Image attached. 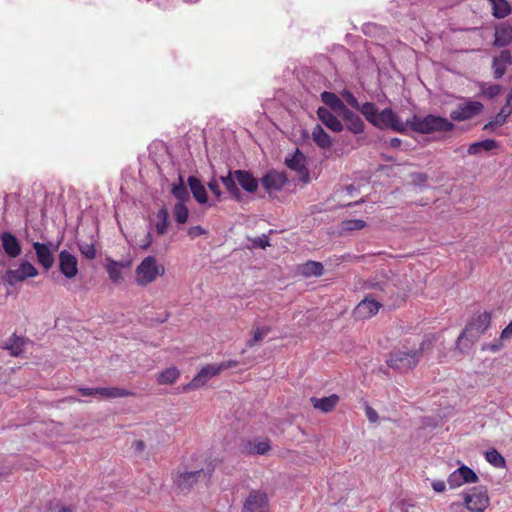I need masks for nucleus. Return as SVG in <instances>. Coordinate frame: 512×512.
<instances>
[{
  "label": "nucleus",
  "mask_w": 512,
  "mask_h": 512,
  "mask_svg": "<svg viewBox=\"0 0 512 512\" xmlns=\"http://www.w3.org/2000/svg\"><path fill=\"white\" fill-rule=\"evenodd\" d=\"M362 108L364 118L374 127L382 130L389 128L401 134L407 133V123L403 122L391 108L379 111L372 102H365Z\"/></svg>",
  "instance_id": "f257e3e1"
},
{
  "label": "nucleus",
  "mask_w": 512,
  "mask_h": 512,
  "mask_svg": "<svg viewBox=\"0 0 512 512\" xmlns=\"http://www.w3.org/2000/svg\"><path fill=\"white\" fill-rule=\"evenodd\" d=\"M407 129L420 134H431L433 132H449L454 129V124L448 119L433 114L424 117L413 115L406 120Z\"/></svg>",
  "instance_id": "f03ea898"
},
{
  "label": "nucleus",
  "mask_w": 512,
  "mask_h": 512,
  "mask_svg": "<svg viewBox=\"0 0 512 512\" xmlns=\"http://www.w3.org/2000/svg\"><path fill=\"white\" fill-rule=\"evenodd\" d=\"M363 287L371 290L373 297L385 301L396 294V285L394 280L387 273H377L364 282Z\"/></svg>",
  "instance_id": "7ed1b4c3"
},
{
  "label": "nucleus",
  "mask_w": 512,
  "mask_h": 512,
  "mask_svg": "<svg viewBox=\"0 0 512 512\" xmlns=\"http://www.w3.org/2000/svg\"><path fill=\"white\" fill-rule=\"evenodd\" d=\"M422 354V348L413 351L396 350L390 353L387 365L399 372H407L417 366Z\"/></svg>",
  "instance_id": "20e7f679"
},
{
  "label": "nucleus",
  "mask_w": 512,
  "mask_h": 512,
  "mask_svg": "<svg viewBox=\"0 0 512 512\" xmlns=\"http://www.w3.org/2000/svg\"><path fill=\"white\" fill-rule=\"evenodd\" d=\"M165 268L157 264L154 256L145 257L136 268V282L145 286L156 280L158 276L163 275Z\"/></svg>",
  "instance_id": "39448f33"
},
{
  "label": "nucleus",
  "mask_w": 512,
  "mask_h": 512,
  "mask_svg": "<svg viewBox=\"0 0 512 512\" xmlns=\"http://www.w3.org/2000/svg\"><path fill=\"white\" fill-rule=\"evenodd\" d=\"M491 317L488 312H483L474 318L458 337V343L463 340L476 341L489 327Z\"/></svg>",
  "instance_id": "423d86ee"
},
{
  "label": "nucleus",
  "mask_w": 512,
  "mask_h": 512,
  "mask_svg": "<svg viewBox=\"0 0 512 512\" xmlns=\"http://www.w3.org/2000/svg\"><path fill=\"white\" fill-rule=\"evenodd\" d=\"M236 361L221 362L219 364H210L203 367L190 383L185 386V390L196 389L203 386L210 378L218 375L225 369L235 367Z\"/></svg>",
  "instance_id": "0eeeda50"
},
{
  "label": "nucleus",
  "mask_w": 512,
  "mask_h": 512,
  "mask_svg": "<svg viewBox=\"0 0 512 512\" xmlns=\"http://www.w3.org/2000/svg\"><path fill=\"white\" fill-rule=\"evenodd\" d=\"M213 469L179 472L174 478V484L181 491H189L199 481L208 482Z\"/></svg>",
  "instance_id": "6e6552de"
},
{
  "label": "nucleus",
  "mask_w": 512,
  "mask_h": 512,
  "mask_svg": "<svg viewBox=\"0 0 512 512\" xmlns=\"http://www.w3.org/2000/svg\"><path fill=\"white\" fill-rule=\"evenodd\" d=\"M38 275V270L29 261H23L19 264L17 269H9L3 276V281L10 286L16 285L18 282H23L28 278H33Z\"/></svg>",
  "instance_id": "1a4fd4ad"
},
{
  "label": "nucleus",
  "mask_w": 512,
  "mask_h": 512,
  "mask_svg": "<svg viewBox=\"0 0 512 512\" xmlns=\"http://www.w3.org/2000/svg\"><path fill=\"white\" fill-rule=\"evenodd\" d=\"M464 505L471 512H484L489 505L487 490L482 486L470 489L464 495Z\"/></svg>",
  "instance_id": "9d476101"
},
{
  "label": "nucleus",
  "mask_w": 512,
  "mask_h": 512,
  "mask_svg": "<svg viewBox=\"0 0 512 512\" xmlns=\"http://www.w3.org/2000/svg\"><path fill=\"white\" fill-rule=\"evenodd\" d=\"M484 106L479 101L465 100L450 112L452 121H466L481 113Z\"/></svg>",
  "instance_id": "9b49d317"
},
{
  "label": "nucleus",
  "mask_w": 512,
  "mask_h": 512,
  "mask_svg": "<svg viewBox=\"0 0 512 512\" xmlns=\"http://www.w3.org/2000/svg\"><path fill=\"white\" fill-rule=\"evenodd\" d=\"M382 302L383 301L373 297L372 295H366L354 309L355 318L367 319L374 316L382 306Z\"/></svg>",
  "instance_id": "f8f14e48"
},
{
  "label": "nucleus",
  "mask_w": 512,
  "mask_h": 512,
  "mask_svg": "<svg viewBox=\"0 0 512 512\" xmlns=\"http://www.w3.org/2000/svg\"><path fill=\"white\" fill-rule=\"evenodd\" d=\"M286 166L296 171L304 183L310 180L309 172L306 168V156L297 148L293 154L285 158Z\"/></svg>",
  "instance_id": "ddd939ff"
},
{
  "label": "nucleus",
  "mask_w": 512,
  "mask_h": 512,
  "mask_svg": "<svg viewBox=\"0 0 512 512\" xmlns=\"http://www.w3.org/2000/svg\"><path fill=\"white\" fill-rule=\"evenodd\" d=\"M33 249L36 254L38 263L48 271L54 265V245L52 243L34 242Z\"/></svg>",
  "instance_id": "4468645a"
},
{
  "label": "nucleus",
  "mask_w": 512,
  "mask_h": 512,
  "mask_svg": "<svg viewBox=\"0 0 512 512\" xmlns=\"http://www.w3.org/2000/svg\"><path fill=\"white\" fill-rule=\"evenodd\" d=\"M268 498L264 492L252 491L243 504V512H267Z\"/></svg>",
  "instance_id": "2eb2a0df"
},
{
  "label": "nucleus",
  "mask_w": 512,
  "mask_h": 512,
  "mask_svg": "<svg viewBox=\"0 0 512 512\" xmlns=\"http://www.w3.org/2000/svg\"><path fill=\"white\" fill-rule=\"evenodd\" d=\"M60 272L68 279L74 278L78 274V260L67 250L59 253Z\"/></svg>",
  "instance_id": "dca6fc26"
},
{
  "label": "nucleus",
  "mask_w": 512,
  "mask_h": 512,
  "mask_svg": "<svg viewBox=\"0 0 512 512\" xmlns=\"http://www.w3.org/2000/svg\"><path fill=\"white\" fill-rule=\"evenodd\" d=\"M287 182L284 172L271 170L267 172L261 179V184L268 193L281 190Z\"/></svg>",
  "instance_id": "f3484780"
},
{
  "label": "nucleus",
  "mask_w": 512,
  "mask_h": 512,
  "mask_svg": "<svg viewBox=\"0 0 512 512\" xmlns=\"http://www.w3.org/2000/svg\"><path fill=\"white\" fill-rule=\"evenodd\" d=\"M271 445L268 439H250L241 444V452L245 455H265L270 451Z\"/></svg>",
  "instance_id": "a211bd4d"
},
{
  "label": "nucleus",
  "mask_w": 512,
  "mask_h": 512,
  "mask_svg": "<svg viewBox=\"0 0 512 512\" xmlns=\"http://www.w3.org/2000/svg\"><path fill=\"white\" fill-rule=\"evenodd\" d=\"M318 119L329 130L335 133H340L344 130L345 126L341 120L335 116L328 108L319 107L316 111Z\"/></svg>",
  "instance_id": "6ab92c4d"
},
{
  "label": "nucleus",
  "mask_w": 512,
  "mask_h": 512,
  "mask_svg": "<svg viewBox=\"0 0 512 512\" xmlns=\"http://www.w3.org/2000/svg\"><path fill=\"white\" fill-rule=\"evenodd\" d=\"M0 240L2 248L7 256L16 258L21 254L20 242L11 232H2L0 234Z\"/></svg>",
  "instance_id": "aec40b11"
},
{
  "label": "nucleus",
  "mask_w": 512,
  "mask_h": 512,
  "mask_svg": "<svg viewBox=\"0 0 512 512\" xmlns=\"http://www.w3.org/2000/svg\"><path fill=\"white\" fill-rule=\"evenodd\" d=\"M346 128L353 134H361L364 132L365 124L361 117L348 109L347 107L340 113Z\"/></svg>",
  "instance_id": "412c9836"
},
{
  "label": "nucleus",
  "mask_w": 512,
  "mask_h": 512,
  "mask_svg": "<svg viewBox=\"0 0 512 512\" xmlns=\"http://www.w3.org/2000/svg\"><path fill=\"white\" fill-rule=\"evenodd\" d=\"M512 63V56L510 51L502 50L497 57H494L492 68L494 71V78L500 79L506 72L507 67Z\"/></svg>",
  "instance_id": "4be33fe9"
},
{
  "label": "nucleus",
  "mask_w": 512,
  "mask_h": 512,
  "mask_svg": "<svg viewBox=\"0 0 512 512\" xmlns=\"http://www.w3.org/2000/svg\"><path fill=\"white\" fill-rule=\"evenodd\" d=\"M310 402L314 409L323 413H328L332 411L338 404L339 396L337 394H331L330 396L322 398L311 397Z\"/></svg>",
  "instance_id": "5701e85b"
},
{
  "label": "nucleus",
  "mask_w": 512,
  "mask_h": 512,
  "mask_svg": "<svg viewBox=\"0 0 512 512\" xmlns=\"http://www.w3.org/2000/svg\"><path fill=\"white\" fill-rule=\"evenodd\" d=\"M237 184L240 185L248 193H254L258 188L257 179L246 170H235Z\"/></svg>",
  "instance_id": "b1692460"
},
{
  "label": "nucleus",
  "mask_w": 512,
  "mask_h": 512,
  "mask_svg": "<svg viewBox=\"0 0 512 512\" xmlns=\"http://www.w3.org/2000/svg\"><path fill=\"white\" fill-rule=\"evenodd\" d=\"M187 182L194 199L200 204H206L208 202L207 192L201 181L195 176H189Z\"/></svg>",
  "instance_id": "393cba45"
},
{
  "label": "nucleus",
  "mask_w": 512,
  "mask_h": 512,
  "mask_svg": "<svg viewBox=\"0 0 512 512\" xmlns=\"http://www.w3.org/2000/svg\"><path fill=\"white\" fill-rule=\"evenodd\" d=\"M220 180L233 199L237 201H240L242 199V193L237 185L235 171H229V173L226 176H221Z\"/></svg>",
  "instance_id": "a878e982"
},
{
  "label": "nucleus",
  "mask_w": 512,
  "mask_h": 512,
  "mask_svg": "<svg viewBox=\"0 0 512 512\" xmlns=\"http://www.w3.org/2000/svg\"><path fill=\"white\" fill-rule=\"evenodd\" d=\"M320 97L322 102L334 112L340 114L346 108L344 102L333 92L324 91Z\"/></svg>",
  "instance_id": "bb28decb"
},
{
  "label": "nucleus",
  "mask_w": 512,
  "mask_h": 512,
  "mask_svg": "<svg viewBox=\"0 0 512 512\" xmlns=\"http://www.w3.org/2000/svg\"><path fill=\"white\" fill-rule=\"evenodd\" d=\"M512 43V27L510 25H500L495 31L494 44L498 47H505Z\"/></svg>",
  "instance_id": "cd10ccee"
},
{
  "label": "nucleus",
  "mask_w": 512,
  "mask_h": 512,
  "mask_svg": "<svg viewBox=\"0 0 512 512\" xmlns=\"http://www.w3.org/2000/svg\"><path fill=\"white\" fill-rule=\"evenodd\" d=\"M153 225L157 234L163 235L167 232L169 227V212L165 207H162L154 216Z\"/></svg>",
  "instance_id": "c85d7f7f"
},
{
  "label": "nucleus",
  "mask_w": 512,
  "mask_h": 512,
  "mask_svg": "<svg viewBox=\"0 0 512 512\" xmlns=\"http://www.w3.org/2000/svg\"><path fill=\"white\" fill-rule=\"evenodd\" d=\"M312 139L315 144L321 149H329L332 146V139L322 128L321 125H316L312 130Z\"/></svg>",
  "instance_id": "c756f323"
},
{
  "label": "nucleus",
  "mask_w": 512,
  "mask_h": 512,
  "mask_svg": "<svg viewBox=\"0 0 512 512\" xmlns=\"http://www.w3.org/2000/svg\"><path fill=\"white\" fill-rule=\"evenodd\" d=\"M492 14L498 19L505 18L511 13V6L507 0H491Z\"/></svg>",
  "instance_id": "7c9ffc66"
},
{
  "label": "nucleus",
  "mask_w": 512,
  "mask_h": 512,
  "mask_svg": "<svg viewBox=\"0 0 512 512\" xmlns=\"http://www.w3.org/2000/svg\"><path fill=\"white\" fill-rule=\"evenodd\" d=\"M324 267L322 263L316 261H307L300 267V272L306 277H318L323 274Z\"/></svg>",
  "instance_id": "2f4dec72"
},
{
  "label": "nucleus",
  "mask_w": 512,
  "mask_h": 512,
  "mask_svg": "<svg viewBox=\"0 0 512 512\" xmlns=\"http://www.w3.org/2000/svg\"><path fill=\"white\" fill-rule=\"evenodd\" d=\"M25 343L24 338L13 335L5 342L4 348L9 350L11 355L19 356L24 350Z\"/></svg>",
  "instance_id": "473e14b6"
},
{
  "label": "nucleus",
  "mask_w": 512,
  "mask_h": 512,
  "mask_svg": "<svg viewBox=\"0 0 512 512\" xmlns=\"http://www.w3.org/2000/svg\"><path fill=\"white\" fill-rule=\"evenodd\" d=\"M496 147H497V142L495 140H493V139H485V140H482V141H479V142L472 143L468 147V153L470 155H477L482 150L490 151V150L495 149Z\"/></svg>",
  "instance_id": "72a5a7b5"
},
{
  "label": "nucleus",
  "mask_w": 512,
  "mask_h": 512,
  "mask_svg": "<svg viewBox=\"0 0 512 512\" xmlns=\"http://www.w3.org/2000/svg\"><path fill=\"white\" fill-rule=\"evenodd\" d=\"M173 216L178 224H184L189 217V210L183 202H177L173 208Z\"/></svg>",
  "instance_id": "f704fd0d"
},
{
  "label": "nucleus",
  "mask_w": 512,
  "mask_h": 512,
  "mask_svg": "<svg viewBox=\"0 0 512 512\" xmlns=\"http://www.w3.org/2000/svg\"><path fill=\"white\" fill-rule=\"evenodd\" d=\"M179 377V371L175 367L167 368L158 375V382L160 384H172Z\"/></svg>",
  "instance_id": "c9c22d12"
},
{
  "label": "nucleus",
  "mask_w": 512,
  "mask_h": 512,
  "mask_svg": "<svg viewBox=\"0 0 512 512\" xmlns=\"http://www.w3.org/2000/svg\"><path fill=\"white\" fill-rule=\"evenodd\" d=\"M485 459L496 468H503L506 464L505 458L496 449L488 450L485 453Z\"/></svg>",
  "instance_id": "e433bc0d"
},
{
  "label": "nucleus",
  "mask_w": 512,
  "mask_h": 512,
  "mask_svg": "<svg viewBox=\"0 0 512 512\" xmlns=\"http://www.w3.org/2000/svg\"><path fill=\"white\" fill-rule=\"evenodd\" d=\"M172 194L176 199L179 200V202H183L189 197L187 188L184 185V181L181 175H179V183H174L172 186Z\"/></svg>",
  "instance_id": "4c0bfd02"
},
{
  "label": "nucleus",
  "mask_w": 512,
  "mask_h": 512,
  "mask_svg": "<svg viewBox=\"0 0 512 512\" xmlns=\"http://www.w3.org/2000/svg\"><path fill=\"white\" fill-rule=\"evenodd\" d=\"M270 331L271 328L269 326L256 327L252 338L247 341V346L253 347L256 343L262 341Z\"/></svg>",
  "instance_id": "58836bf2"
},
{
  "label": "nucleus",
  "mask_w": 512,
  "mask_h": 512,
  "mask_svg": "<svg viewBox=\"0 0 512 512\" xmlns=\"http://www.w3.org/2000/svg\"><path fill=\"white\" fill-rule=\"evenodd\" d=\"M464 483H475L478 481L477 474L468 466L462 465L456 469Z\"/></svg>",
  "instance_id": "ea45409f"
},
{
  "label": "nucleus",
  "mask_w": 512,
  "mask_h": 512,
  "mask_svg": "<svg viewBox=\"0 0 512 512\" xmlns=\"http://www.w3.org/2000/svg\"><path fill=\"white\" fill-rule=\"evenodd\" d=\"M129 395L125 389L118 387H101V397L120 398Z\"/></svg>",
  "instance_id": "a19ab883"
},
{
  "label": "nucleus",
  "mask_w": 512,
  "mask_h": 512,
  "mask_svg": "<svg viewBox=\"0 0 512 512\" xmlns=\"http://www.w3.org/2000/svg\"><path fill=\"white\" fill-rule=\"evenodd\" d=\"M341 95L348 105L358 110L363 115L362 107H364V103L360 104L352 92H350L349 90H343Z\"/></svg>",
  "instance_id": "79ce46f5"
},
{
  "label": "nucleus",
  "mask_w": 512,
  "mask_h": 512,
  "mask_svg": "<svg viewBox=\"0 0 512 512\" xmlns=\"http://www.w3.org/2000/svg\"><path fill=\"white\" fill-rule=\"evenodd\" d=\"M480 90H481V93L485 97H487L489 99H493L500 94L502 87L498 84H490V85L482 84L480 86Z\"/></svg>",
  "instance_id": "37998d69"
},
{
  "label": "nucleus",
  "mask_w": 512,
  "mask_h": 512,
  "mask_svg": "<svg viewBox=\"0 0 512 512\" xmlns=\"http://www.w3.org/2000/svg\"><path fill=\"white\" fill-rule=\"evenodd\" d=\"M507 119H508L507 117H505L503 114H501L499 112L491 121L487 122L483 126V130L493 131L495 128L504 125L506 123Z\"/></svg>",
  "instance_id": "c03bdc74"
},
{
  "label": "nucleus",
  "mask_w": 512,
  "mask_h": 512,
  "mask_svg": "<svg viewBox=\"0 0 512 512\" xmlns=\"http://www.w3.org/2000/svg\"><path fill=\"white\" fill-rule=\"evenodd\" d=\"M107 272L109 275V278L113 282H118L121 279L122 273H121V267L119 264L115 261H111L107 265Z\"/></svg>",
  "instance_id": "a18cd8bd"
},
{
  "label": "nucleus",
  "mask_w": 512,
  "mask_h": 512,
  "mask_svg": "<svg viewBox=\"0 0 512 512\" xmlns=\"http://www.w3.org/2000/svg\"><path fill=\"white\" fill-rule=\"evenodd\" d=\"M366 226V223L361 219L346 220L342 224V229L345 231L361 230Z\"/></svg>",
  "instance_id": "49530a36"
},
{
  "label": "nucleus",
  "mask_w": 512,
  "mask_h": 512,
  "mask_svg": "<svg viewBox=\"0 0 512 512\" xmlns=\"http://www.w3.org/2000/svg\"><path fill=\"white\" fill-rule=\"evenodd\" d=\"M79 250L87 259L92 260L96 257V249L92 243H80Z\"/></svg>",
  "instance_id": "de8ad7c7"
},
{
  "label": "nucleus",
  "mask_w": 512,
  "mask_h": 512,
  "mask_svg": "<svg viewBox=\"0 0 512 512\" xmlns=\"http://www.w3.org/2000/svg\"><path fill=\"white\" fill-rule=\"evenodd\" d=\"M447 482H448V485L450 488H458L460 487L461 485L465 484L464 482H462V479L461 477L459 476L457 470L453 471L448 479H447Z\"/></svg>",
  "instance_id": "09e8293b"
},
{
  "label": "nucleus",
  "mask_w": 512,
  "mask_h": 512,
  "mask_svg": "<svg viewBox=\"0 0 512 512\" xmlns=\"http://www.w3.org/2000/svg\"><path fill=\"white\" fill-rule=\"evenodd\" d=\"M188 236L191 239H195L202 235H208V231L200 225L192 226L187 231Z\"/></svg>",
  "instance_id": "8fccbe9b"
},
{
  "label": "nucleus",
  "mask_w": 512,
  "mask_h": 512,
  "mask_svg": "<svg viewBox=\"0 0 512 512\" xmlns=\"http://www.w3.org/2000/svg\"><path fill=\"white\" fill-rule=\"evenodd\" d=\"M253 246L257 248L265 249L267 246L270 245L268 237L263 234L261 236H258L252 240Z\"/></svg>",
  "instance_id": "3c124183"
},
{
  "label": "nucleus",
  "mask_w": 512,
  "mask_h": 512,
  "mask_svg": "<svg viewBox=\"0 0 512 512\" xmlns=\"http://www.w3.org/2000/svg\"><path fill=\"white\" fill-rule=\"evenodd\" d=\"M208 188L218 199L221 197L222 192L220 190L219 183L215 178H212L208 182Z\"/></svg>",
  "instance_id": "603ef678"
},
{
  "label": "nucleus",
  "mask_w": 512,
  "mask_h": 512,
  "mask_svg": "<svg viewBox=\"0 0 512 512\" xmlns=\"http://www.w3.org/2000/svg\"><path fill=\"white\" fill-rule=\"evenodd\" d=\"M365 414L371 423H377V421L379 419L378 413L369 405L365 406Z\"/></svg>",
  "instance_id": "864d4df0"
},
{
  "label": "nucleus",
  "mask_w": 512,
  "mask_h": 512,
  "mask_svg": "<svg viewBox=\"0 0 512 512\" xmlns=\"http://www.w3.org/2000/svg\"><path fill=\"white\" fill-rule=\"evenodd\" d=\"M83 396H101V387L100 388H81L79 390Z\"/></svg>",
  "instance_id": "5fc2aeb1"
},
{
  "label": "nucleus",
  "mask_w": 512,
  "mask_h": 512,
  "mask_svg": "<svg viewBox=\"0 0 512 512\" xmlns=\"http://www.w3.org/2000/svg\"><path fill=\"white\" fill-rule=\"evenodd\" d=\"M432 488L435 492L441 493L444 492L446 489V484L442 480H436L432 482Z\"/></svg>",
  "instance_id": "6e6d98bb"
},
{
  "label": "nucleus",
  "mask_w": 512,
  "mask_h": 512,
  "mask_svg": "<svg viewBox=\"0 0 512 512\" xmlns=\"http://www.w3.org/2000/svg\"><path fill=\"white\" fill-rule=\"evenodd\" d=\"M153 242V238H152V235L150 232H148L145 236V240L143 241V243L140 244V248L141 249H147Z\"/></svg>",
  "instance_id": "4d7b16f0"
},
{
  "label": "nucleus",
  "mask_w": 512,
  "mask_h": 512,
  "mask_svg": "<svg viewBox=\"0 0 512 512\" xmlns=\"http://www.w3.org/2000/svg\"><path fill=\"white\" fill-rule=\"evenodd\" d=\"M511 335H512V321L502 331L501 338L506 339V338L511 337Z\"/></svg>",
  "instance_id": "13d9d810"
},
{
  "label": "nucleus",
  "mask_w": 512,
  "mask_h": 512,
  "mask_svg": "<svg viewBox=\"0 0 512 512\" xmlns=\"http://www.w3.org/2000/svg\"><path fill=\"white\" fill-rule=\"evenodd\" d=\"M132 447L135 452H142L145 448V443L142 440H136L134 441Z\"/></svg>",
  "instance_id": "bf43d9fd"
},
{
  "label": "nucleus",
  "mask_w": 512,
  "mask_h": 512,
  "mask_svg": "<svg viewBox=\"0 0 512 512\" xmlns=\"http://www.w3.org/2000/svg\"><path fill=\"white\" fill-rule=\"evenodd\" d=\"M401 143H402L401 139H399V138H397V137L391 138V139L389 140V146H390L391 148H394V149L399 148V147H400V145H401Z\"/></svg>",
  "instance_id": "052dcab7"
},
{
  "label": "nucleus",
  "mask_w": 512,
  "mask_h": 512,
  "mask_svg": "<svg viewBox=\"0 0 512 512\" xmlns=\"http://www.w3.org/2000/svg\"><path fill=\"white\" fill-rule=\"evenodd\" d=\"M499 112L508 118L512 114V107L508 106L505 103V105L500 109Z\"/></svg>",
  "instance_id": "680f3d73"
},
{
  "label": "nucleus",
  "mask_w": 512,
  "mask_h": 512,
  "mask_svg": "<svg viewBox=\"0 0 512 512\" xmlns=\"http://www.w3.org/2000/svg\"><path fill=\"white\" fill-rule=\"evenodd\" d=\"M57 512H74V510L70 506L69 507L61 506L58 508Z\"/></svg>",
  "instance_id": "e2e57ef3"
},
{
  "label": "nucleus",
  "mask_w": 512,
  "mask_h": 512,
  "mask_svg": "<svg viewBox=\"0 0 512 512\" xmlns=\"http://www.w3.org/2000/svg\"><path fill=\"white\" fill-rule=\"evenodd\" d=\"M506 104L510 107H512V93L509 92L506 99Z\"/></svg>",
  "instance_id": "0e129e2a"
},
{
  "label": "nucleus",
  "mask_w": 512,
  "mask_h": 512,
  "mask_svg": "<svg viewBox=\"0 0 512 512\" xmlns=\"http://www.w3.org/2000/svg\"><path fill=\"white\" fill-rule=\"evenodd\" d=\"M354 190H355V187H354L353 185H349V186H347V191H348V193H350V194H351Z\"/></svg>",
  "instance_id": "69168bd1"
},
{
  "label": "nucleus",
  "mask_w": 512,
  "mask_h": 512,
  "mask_svg": "<svg viewBox=\"0 0 512 512\" xmlns=\"http://www.w3.org/2000/svg\"><path fill=\"white\" fill-rule=\"evenodd\" d=\"M419 181H424L426 179V176L424 174H418Z\"/></svg>",
  "instance_id": "338daca9"
}]
</instances>
